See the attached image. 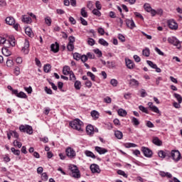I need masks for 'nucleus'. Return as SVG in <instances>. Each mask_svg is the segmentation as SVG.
Wrapping results in <instances>:
<instances>
[{
  "instance_id": "nucleus-30",
  "label": "nucleus",
  "mask_w": 182,
  "mask_h": 182,
  "mask_svg": "<svg viewBox=\"0 0 182 182\" xmlns=\"http://www.w3.org/2000/svg\"><path fill=\"white\" fill-rule=\"evenodd\" d=\"M74 86L77 90H80V87H82V83L80 81L77 80L75 82Z\"/></svg>"
},
{
  "instance_id": "nucleus-20",
  "label": "nucleus",
  "mask_w": 182,
  "mask_h": 182,
  "mask_svg": "<svg viewBox=\"0 0 182 182\" xmlns=\"http://www.w3.org/2000/svg\"><path fill=\"white\" fill-rule=\"evenodd\" d=\"M2 53L4 56H11V51L8 50V46H5L2 48Z\"/></svg>"
},
{
  "instance_id": "nucleus-59",
  "label": "nucleus",
  "mask_w": 182,
  "mask_h": 182,
  "mask_svg": "<svg viewBox=\"0 0 182 182\" xmlns=\"http://www.w3.org/2000/svg\"><path fill=\"white\" fill-rule=\"evenodd\" d=\"M118 39H119V41H121V42H126V38L124 37V36H123L121 33H119L118 35Z\"/></svg>"
},
{
  "instance_id": "nucleus-51",
  "label": "nucleus",
  "mask_w": 182,
  "mask_h": 182,
  "mask_svg": "<svg viewBox=\"0 0 182 182\" xmlns=\"http://www.w3.org/2000/svg\"><path fill=\"white\" fill-rule=\"evenodd\" d=\"M117 174H119V176H122L123 177H125V178H127V174H126V173L124 171L118 170Z\"/></svg>"
},
{
  "instance_id": "nucleus-58",
  "label": "nucleus",
  "mask_w": 182,
  "mask_h": 182,
  "mask_svg": "<svg viewBox=\"0 0 182 182\" xmlns=\"http://www.w3.org/2000/svg\"><path fill=\"white\" fill-rule=\"evenodd\" d=\"M87 43L88 45H90V46H93V45H95V39L92 38H89L87 41Z\"/></svg>"
},
{
  "instance_id": "nucleus-64",
  "label": "nucleus",
  "mask_w": 182,
  "mask_h": 182,
  "mask_svg": "<svg viewBox=\"0 0 182 182\" xmlns=\"http://www.w3.org/2000/svg\"><path fill=\"white\" fill-rule=\"evenodd\" d=\"M146 126L147 127H149L150 129L154 127V124L153 123H151V122H150V121H147Z\"/></svg>"
},
{
  "instance_id": "nucleus-13",
  "label": "nucleus",
  "mask_w": 182,
  "mask_h": 182,
  "mask_svg": "<svg viewBox=\"0 0 182 182\" xmlns=\"http://www.w3.org/2000/svg\"><path fill=\"white\" fill-rule=\"evenodd\" d=\"M87 134L92 136L95 133V128L91 125H87L86 127Z\"/></svg>"
},
{
  "instance_id": "nucleus-32",
  "label": "nucleus",
  "mask_w": 182,
  "mask_h": 182,
  "mask_svg": "<svg viewBox=\"0 0 182 182\" xmlns=\"http://www.w3.org/2000/svg\"><path fill=\"white\" fill-rule=\"evenodd\" d=\"M17 97H20L21 99H27L28 95H26V94L25 92L21 91V92H18Z\"/></svg>"
},
{
  "instance_id": "nucleus-57",
  "label": "nucleus",
  "mask_w": 182,
  "mask_h": 182,
  "mask_svg": "<svg viewBox=\"0 0 182 182\" xmlns=\"http://www.w3.org/2000/svg\"><path fill=\"white\" fill-rule=\"evenodd\" d=\"M73 58L75 60H80L81 55L77 53H75L73 54Z\"/></svg>"
},
{
  "instance_id": "nucleus-17",
  "label": "nucleus",
  "mask_w": 182,
  "mask_h": 182,
  "mask_svg": "<svg viewBox=\"0 0 182 182\" xmlns=\"http://www.w3.org/2000/svg\"><path fill=\"white\" fill-rule=\"evenodd\" d=\"M70 72H72V70H70V67L68 66V65H65L63 68V75H65V76H68V75H69L70 73Z\"/></svg>"
},
{
  "instance_id": "nucleus-61",
  "label": "nucleus",
  "mask_w": 182,
  "mask_h": 182,
  "mask_svg": "<svg viewBox=\"0 0 182 182\" xmlns=\"http://www.w3.org/2000/svg\"><path fill=\"white\" fill-rule=\"evenodd\" d=\"M171 157V152L170 151H165V159H170Z\"/></svg>"
},
{
  "instance_id": "nucleus-45",
  "label": "nucleus",
  "mask_w": 182,
  "mask_h": 182,
  "mask_svg": "<svg viewBox=\"0 0 182 182\" xmlns=\"http://www.w3.org/2000/svg\"><path fill=\"white\" fill-rule=\"evenodd\" d=\"M11 151L16 156H19V154H21V151H19L18 149H15V148L14 147L11 149Z\"/></svg>"
},
{
  "instance_id": "nucleus-40",
  "label": "nucleus",
  "mask_w": 182,
  "mask_h": 182,
  "mask_svg": "<svg viewBox=\"0 0 182 182\" xmlns=\"http://www.w3.org/2000/svg\"><path fill=\"white\" fill-rule=\"evenodd\" d=\"M93 15H95L96 16H102V13H100L99 9H94L92 10Z\"/></svg>"
},
{
  "instance_id": "nucleus-10",
  "label": "nucleus",
  "mask_w": 182,
  "mask_h": 182,
  "mask_svg": "<svg viewBox=\"0 0 182 182\" xmlns=\"http://www.w3.org/2000/svg\"><path fill=\"white\" fill-rule=\"evenodd\" d=\"M21 51L24 55H28V53H29V41L28 40H25L24 46L22 48Z\"/></svg>"
},
{
  "instance_id": "nucleus-5",
  "label": "nucleus",
  "mask_w": 182,
  "mask_h": 182,
  "mask_svg": "<svg viewBox=\"0 0 182 182\" xmlns=\"http://www.w3.org/2000/svg\"><path fill=\"white\" fill-rule=\"evenodd\" d=\"M168 26L170 28V29H172L173 31H176V29H178V25L177 23L175 22L173 19L168 20L167 21Z\"/></svg>"
},
{
  "instance_id": "nucleus-7",
  "label": "nucleus",
  "mask_w": 182,
  "mask_h": 182,
  "mask_svg": "<svg viewBox=\"0 0 182 182\" xmlns=\"http://www.w3.org/2000/svg\"><path fill=\"white\" fill-rule=\"evenodd\" d=\"M90 168L92 171V173H97L100 174L101 170H100V167L99 166V165L96 164H92L90 165Z\"/></svg>"
},
{
  "instance_id": "nucleus-55",
  "label": "nucleus",
  "mask_w": 182,
  "mask_h": 182,
  "mask_svg": "<svg viewBox=\"0 0 182 182\" xmlns=\"http://www.w3.org/2000/svg\"><path fill=\"white\" fill-rule=\"evenodd\" d=\"M81 15L83 18H87V12H86L85 8L81 9Z\"/></svg>"
},
{
  "instance_id": "nucleus-44",
  "label": "nucleus",
  "mask_w": 182,
  "mask_h": 182,
  "mask_svg": "<svg viewBox=\"0 0 182 182\" xmlns=\"http://www.w3.org/2000/svg\"><path fill=\"white\" fill-rule=\"evenodd\" d=\"M72 176L74 177V178H80V171L72 173Z\"/></svg>"
},
{
  "instance_id": "nucleus-4",
  "label": "nucleus",
  "mask_w": 182,
  "mask_h": 182,
  "mask_svg": "<svg viewBox=\"0 0 182 182\" xmlns=\"http://www.w3.org/2000/svg\"><path fill=\"white\" fill-rule=\"evenodd\" d=\"M171 159H173V161L176 162L179 161L180 159H181V154H180V151L177 150H173L171 151Z\"/></svg>"
},
{
  "instance_id": "nucleus-56",
  "label": "nucleus",
  "mask_w": 182,
  "mask_h": 182,
  "mask_svg": "<svg viewBox=\"0 0 182 182\" xmlns=\"http://www.w3.org/2000/svg\"><path fill=\"white\" fill-rule=\"evenodd\" d=\"M10 134H11L13 137H16V139H18L19 137V134L16 131H10Z\"/></svg>"
},
{
  "instance_id": "nucleus-14",
  "label": "nucleus",
  "mask_w": 182,
  "mask_h": 182,
  "mask_svg": "<svg viewBox=\"0 0 182 182\" xmlns=\"http://www.w3.org/2000/svg\"><path fill=\"white\" fill-rule=\"evenodd\" d=\"M95 149L97 153H99V154H105V153H107V149L100 146H95Z\"/></svg>"
},
{
  "instance_id": "nucleus-23",
  "label": "nucleus",
  "mask_w": 182,
  "mask_h": 182,
  "mask_svg": "<svg viewBox=\"0 0 182 182\" xmlns=\"http://www.w3.org/2000/svg\"><path fill=\"white\" fill-rule=\"evenodd\" d=\"M129 85L130 86H136L138 87L139 83V81L134 78H132L129 80Z\"/></svg>"
},
{
  "instance_id": "nucleus-19",
  "label": "nucleus",
  "mask_w": 182,
  "mask_h": 182,
  "mask_svg": "<svg viewBox=\"0 0 182 182\" xmlns=\"http://www.w3.org/2000/svg\"><path fill=\"white\" fill-rule=\"evenodd\" d=\"M25 33L29 36V38H33V32L32 31V28L30 27H26L25 29Z\"/></svg>"
},
{
  "instance_id": "nucleus-34",
  "label": "nucleus",
  "mask_w": 182,
  "mask_h": 182,
  "mask_svg": "<svg viewBox=\"0 0 182 182\" xmlns=\"http://www.w3.org/2000/svg\"><path fill=\"white\" fill-rule=\"evenodd\" d=\"M139 109L141 110V112H143V113H146V114H149V109H147V108L144 107L143 105H139Z\"/></svg>"
},
{
  "instance_id": "nucleus-31",
  "label": "nucleus",
  "mask_w": 182,
  "mask_h": 182,
  "mask_svg": "<svg viewBox=\"0 0 182 182\" xmlns=\"http://www.w3.org/2000/svg\"><path fill=\"white\" fill-rule=\"evenodd\" d=\"M107 67L109 69H113V68H116V65L114 64V62L112 61H107Z\"/></svg>"
},
{
  "instance_id": "nucleus-42",
  "label": "nucleus",
  "mask_w": 182,
  "mask_h": 182,
  "mask_svg": "<svg viewBox=\"0 0 182 182\" xmlns=\"http://www.w3.org/2000/svg\"><path fill=\"white\" fill-rule=\"evenodd\" d=\"M67 49L69 50V52H72L73 51V49H75V46L73 43H68Z\"/></svg>"
},
{
  "instance_id": "nucleus-47",
  "label": "nucleus",
  "mask_w": 182,
  "mask_h": 182,
  "mask_svg": "<svg viewBox=\"0 0 182 182\" xmlns=\"http://www.w3.org/2000/svg\"><path fill=\"white\" fill-rule=\"evenodd\" d=\"M70 169L71 170L72 173H76L79 171V168H77V166L73 165L72 166L70 167Z\"/></svg>"
},
{
  "instance_id": "nucleus-48",
  "label": "nucleus",
  "mask_w": 182,
  "mask_h": 182,
  "mask_svg": "<svg viewBox=\"0 0 182 182\" xmlns=\"http://www.w3.org/2000/svg\"><path fill=\"white\" fill-rule=\"evenodd\" d=\"M146 63L149 65V66L152 68V69H154L155 68H157V65L153 63V61L146 60Z\"/></svg>"
},
{
  "instance_id": "nucleus-41",
  "label": "nucleus",
  "mask_w": 182,
  "mask_h": 182,
  "mask_svg": "<svg viewBox=\"0 0 182 182\" xmlns=\"http://www.w3.org/2000/svg\"><path fill=\"white\" fill-rule=\"evenodd\" d=\"M124 146L127 149H130V147H137V145L136 144H133V143H126V144H124Z\"/></svg>"
},
{
  "instance_id": "nucleus-8",
  "label": "nucleus",
  "mask_w": 182,
  "mask_h": 182,
  "mask_svg": "<svg viewBox=\"0 0 182 182\" xmlns=\"http://www.w3.org/2000/svg\"><path fill=\"white\" fill-rule=\"evenodd\" d=\"M65 153L70 159H73V157L76 156V152H75V150L70 147L66 149Z\"/></svg>"
},
{
  "instance_id": "nucleus-3",
  "label": "nucleus",
  "mask_w": 182,
  "mask_h": 182,
  "mask_svg": "<svg viewBox=\"0 0 182 182\" xmlns=\"http://www.w3.org/2000/svg\"><path fill=\"white\" fill-rule=\"evenodd\" d=\"M19 129L21 132H23V133H27L28 134H33V133L32 127L29 125H21Z\"/></svg>"
},
{
  "instance_id": "nucleus-63",
  "label": "nucleus",
  "mask_w": 182,
  "mask_h": 182,
  "mask_svg": "<svg viewBox=\"0 0 182 182\" xmlns=\"http://www.w3.org/2000/svg\"><path fill=\"white\" fill-rule=\"evenodd\" d=\"M87 55H81L80 60H82V62H83L85 63V62H87Z\"/></svg>"
},
{
  "instance_id": "nucleus-52",
  "label": "nucleus",
  "mask_w": 182,
  "mask_h": 182,
  "mask_svg": "<svg viewBox=\"0 0 182 182\" xmlns=\"http://www.w3.org/2000/svg\"><path fill=\"white\" fill-rule=\"evenodd\" d=\"M6 66L7 68H12L14 66V61L12 60H7Z\"/></svg>"
},
{
  "instance_id": "nucleus-38",
  "label": "nucleus",
  "mask_w": 182,
  "mask_h": 182,
  "mask_svg": "<svg viewBox=\"0 0 182 182\" xmlns=\"http://www.w3.org/2000/svg\"><path fill=\"white\" fill-rule=\"evenodd\" d=\"M158 156H159V157H160L161 159H166V151H162V150L159 151L158 152Z\"/></svg>"
},
{
  "instance_id": "nucleus-33",
  "label": "nucleus",
  "mask_w": 182,
  "mask_h": 182,
  "mask_svg": "<svg viewBox=\"0 0 182 182\" xmlns=\"http://www.w3.org/2000/svg\"><path fill=\"white\" fill-rule=\"evenodd\" d=\"M132 123H133L134 126H139V124H140V122H139V119H137V118L134 117L132 118Z\"/></svg>"
},
{
  "instance_id": "nucleus-22",
  "label": "nucleus",
  "mask_w": 182,
  "mask_h": 182,
  "mask_svg": "<svg viewBox=\"0 0 182 182\" xmlns=\"http://www.w3.org/2000/svg\"><path fill=\"white\" fill-rule=\"evenodd\" d=\"M118 114L122 117H126L127 116V112L123 109H118Z\"/></svg>"
},
{
  "instance_id": "nucleus-24",
  "label": "nucleus",
  "mask_w": 182,
  "mask_h": 182,
  "mask_svg": "<svg viewBox=\"0 0 182 182\" xmlns=\"http://www.w3.org/2000/svg\"><path fill=\"white\" fill-rule=\"evenodd\" d=\"M22 22H25L26 23H31V22H32V18L29 16H23Z\"/></svg>"
},
{
  "instance_id": "nucleus-39",
  "label": "nucleus",
  "mask_w": 182,
  "mask_h": 182,
  "mask_svg": "<svg viewBox=\"0 0 182 182\" xmlns=\"http://www.w3.org/2000/svg\"><path fill=\"white\" fill-rule=\"evenodd\" d=\"M174 97L176 98V100L179 102V103H182V97L181 95H180L179 94L177 93H174L173 94Z\"/></svg>"
},
{
  "instance_id": "nucleus-50",
  "label": "nucleus",
  "mask_w": 182,
  "mask_h": 182,
  "mask_svg": "<svg viewBox=\"0 0 182 182\" xmlns=\"http://www.w3.org/2000/svg\"><path fill=\"white\" fill-rule=\"evenodd\" d=\"M14 144L16 147H18V149H21V147H22V143L18 141V140H15L14 141Z\"/></svg>"
},
{
  "instance_id": "nucleus-53",
  "label": "nucleus",
  "mask_w": 182,
  "mask_h": 182,
  "mask_svg": "<svg viewBox=\"0 0 182 182\" xmlns=\"http://www.w3.org/2000/svg\"><path fill=\"white\" fill-rule=\"evenodd\" d=\"M94 52H95V53H96V55H98V58H102V51H100V50H99V48L95 49Z\"/></svg>"
},
{
  "instance_id": "nucleus-9",
  "label": "nucleus",
  "mask_w": 182,
  "mask_h": 182,
  "mask_svg": "<svg viewBox=\"0 0 182 182\" xmlns=\"http://www.w3.org/2000/svg\"><path fill=\"white\" fill-rule=\"evenodd\" d=\"M148 106L151 112L157 113L158 114H161V113L160 112V109H159V108L156 105H154L153 102H148Z\"/></svg>"
},
{
  "instance_id": "nucleus-18",
  "label": "nucleus",
  "mask_w": 182,
  "mask_h": 182,
  "mask_svg": "<svg viewBox=\"0 0 182 182\" xmlns=\"http://www.w3.org/2000/svg\"><path fill=\"white\" fill-rule=\"evenodd\" d=\"M152 142L154 143V144H156V146H161V144H163L161 140H160V139H159V137L157 136H154L153 138Z\"/></svg>"
},
{
  "instance_id": "nucleus-21",
  "label": "nucleus",
  "mask_w": 182,
  "mask_h": 182,
  "mask_svg": "<svg viewBox=\"0 0 182 182\" xmlns=\"http://www.w3.org/2000/svg\"><path fill=\"white\" fill-rule=\"evenodd\" d=\"M85 156H87V157H90L91 159H96V156L95 155V154H93V152L86 150L85 151Z\"/></svg>"
},
{
  "instance_id": "nucleus-6",
  "label": "nucleus",
  "mask_w": 182,
  "mask_h": 182,
  "mask_svg": "<svg viewBox=\"0 0 182 182\" xmlns=\"http://www.w3.org/2000/svg\"><path fill=\"white\" fill-rule=\"evenodd\" d=\"M141 151L144 153L145 157H151L153 156V151L147 147L142 146Z\"/></svg>"
},
{
  "instance_id": "nucleus-62",
  "label": "nucleus",
  "mask_w": 182,
  "mask_h": 182,
  "mask_svg": "<svg viewBox=\"0 0 182 182\" xmlns=\"http://www.w3.org/2000/svg\"><path fill=\"white\" fill-rule=\"evenodd\" d=\"M68 41H69V43H75V38L73 36H70L69 38H68Z\"/></svg>"
},
{
  "instance_id": "nucleus-15",
  "label": "nucleus",
  "mask_w": 182,
  "mask_h": 182,
  "mask_svg": "<svg viewBox=\"0 0 182 182\" xmlns=\"http://www.w3.org/2000/svg\"><path fill=\"white\" fill-rule=\"evenodd\" d=\"M125 63H126V66L128 68V69H134V63H133V61H132V60L126 59Z\"/></svg>"
},
{
  "instance_id": "nucleus-28",
  "label": "nucleus",
  "mask_w": 182,
  "mask_h": 182,
  "mask_svg": "<svg viewBox=\"0 0 182 182\" xmlns=\"http://www.w3.org/2000/svg\"><path fill=\"white\" fill-rule=\"evenodd\" d=\"M91 116L95 120H96L97 119H99V112L96 110H93L91 112Z\"/></svg>"
},
{
  "instance_id": "nucleus-36",
  "label": "nucleus",
  "mask_w": 182,
  "mask_h": 182,
  "mask_svg": "<svg viewBox=\"0 0 182 182\" xmlns=\"http://www.w3.org/2000/svg\"><path fill=\"white\" fill-rule=\"evenodd\" d=\"M6 43L11 46H15V38L11 37V40L6 41Z\"/></svg>"
},
{
  "instance_id": "nucleus-37",
  "label": "nucleus",
  "mask_w": 182,
  "mask_h": 182,
  "mask_svg": "<svg viewBox=\"0 0 182 182\" xmlns=\"http://www.w3.org/2000/svg\"><path fill=\"white\" fill-rule=\"evenodd\" d=\"M110 85H112V86H113L114 87H117V85H119V82L116 79H112L110 80Z\"/></svg>"
},
{
  "instance_id": "nucleus-11",
  "label": "nucleus",
  "mask_w": 182,
  "mask_h": 182,
  "mask_svg": "<svg viewBox=\"0 0 182 182\" xmlns=\"http://www.w3.org/2000/svg\"><path fill=\"white\" fill-rule=\"evenodd\" d=\"M127 26L129 28V29H134L136 28V24L133 20L127 19L126 20Z\"/></svg>"
},
{
  "instance_id": "nucleus-54",
  "label": "nucleus",
  "mask_w": 182,
  "mask_h": 182,
  "mask_svg": "<svg viewBox=\"0 0 182 182\" xmlns=\"http://www.w3.org/2000/svg\"><path fill=\"white\" fill-rule=\"evenodd\" d=\"M21 73V68H19V67H16L14 68V74L16 75V76H19Z\"/></svg>"
},
{
  "instance_id": "nucleus-12",
  "label": "nucleus",
  "mask_w": 182,
  "mask_h": 182,
  "mask_svg": "<svg viewBox=\"0 0 182 182\" xmlns=\"http://www.w3.org/2000/svg\"><path fill=\"white\" fill-rule=\"evenodd\" d=\"M50 49L54 53H58L59 52V43L55 42V44H51Z\"/></svg>"
},
{
  "instance_id": "nucleus-60",
  "label": "nucleus",
  "mask_w": 182,
  "mask_h": 182,
  "mask_svg": "<svg viewBox=\"0 0 182 182\" xmlns=\"http://www.w3.org/2000/svg\"><path fill=\"white\" fill-rule=\"evenodd\" d=\"M41 178L43 181H47L48 178V174L46 173H43L41 175Z\"/></svg>"
},
{
  "instance_id": "nucleus-46",
  "label": "nucleus",
  "mask_w": 182,
  "mask_h": 182,
  "mask_svg": "<svg viewBox=\"0 0 182 182\" xmlns=\"http://www.w3.org/2000/svg\"><path fill=\"white\" fill-rule=\"evenodd\" d=\"M144 8L145 11H146V12H150V11H151V9H152L151 6L149 4H145L144 5Z\"/></svg>"
},
{
  "instance_id": "nucleus-29",
  "label": "nucleus",
  "mask_w": 182,
  "mask_h": 182,
  "mask_svg": "<svg viewBox=\"0 0 182 182\" xmlns=\"http://www.w3.org/2000/svg\"><path fill=\"white\" fill-rule=\"evenodd\" d=\"M98 43H100V45H102V46H109V43H107V41L103 38H100L98 41Z\"/></svg>"
},
{
  "instance_id": "nucleus-35",
  "label": "nucleus",
  "mask_w": 182,
  "mask_h": 182,
  "mask_svg": "<svg viewBox=\"0 0 182 182\" xmlns=\"http://www.w3.org/2000/svg\"><path fill=\"white\" fill-rule=\"evenodd\" d=\"M68 75H70V80L72 82H75L76 80V75H75L73 71L70 72Z\"/></svg>"
},
{
  "instance_id": "nucleus-2",
  "label": "nucleus",
  "mask_w": 182,
  "mask_h": 182,
  "mask_svg": "<svg viewBox=\"0 0 182 182\" xmlns=\"http://www.w3.org/2000/svg\"><path fill=\"white\" fill-rule=\"evenodd\" d=\"M168 43L173 45V46H176L178 49H180V48H181V43L176 37L168 38Z\"/></svg>"
},
{
  "instance_id": "nucleus-16",
  "label": "nucleus",
  "mask_w": 182,
  "mask_h": 182,
  "mask_svg": "<svg viewBox=\"0 0 182 182\" xmlns=\"http://www.w3.org/2000/svg\"><path fill=\"white\" fill-rule=\"evenodd\" d=\"M6 23L10 26L15 25V18L12 16H9L6 18Z\"/></svg>"
},
{
  "instance_id": "nucleus-49",
  "label": "nucleus",
  "mask_w": 182,
  "mask_h": 182,
  "mask_svg": "<svg viewBox=\"0 0 182 182\" xmlns=\"http://www.w3.org/2000/svg\"><path fill=\"white\" fill-rule=\"evenodd\" d=\"M87 76H89L93 82H95L96 79V76L94 75V74L92 73V72H87Z\"/></svg>"
},
{
  "instance_id": "nucleus-1",
  "label": "nucleus",
  "mask_w": 182,
  "mask_h": 182,
  "mask_svg": "<svg viewBox=\"0 0 182 182\" xmlns=\"http://www.w3.org/2000/svg\"><path fill=\"white\" fill-rule=\"evenodd\" d=\"M70 126L74 130H77L78 132H82V126H83V122L79 119H75L70 122Z\"/></svg>"
},
{
  "instance_id": "nucleus-27",
  "label": "nucleus",
  "mask_w": 182,
  "mask_h": 182,
  "mask_svg": "<svg viewBox=\"0 0 182 182\" xmlns=\"http://www.w3.org/2000/svg\"><path fill=\"white\" fill-rule=\"evenodd\" d=\"M142 55L146 58H149V56H150V49H149V48L144 49L142 50Z\"/></svg>"
},
{
  "instance_id": "nucleus-25",
  "label": "nucleus",
  "mask_w": 182,
  "mask_h": 182,
  "mask_svg": "<svg viewBox=\"0 0 182 182\" xmlns=\"http://www.w3.org/2000/svg\"><path fill=\"white\" fill-rule=\"evenodd\" d=\"M50 69H52V65H50V64H46L43 67V70L46 73H49Z\"/></svg>"
},
{
  "instance_id": "nucleus-43",
  "label": "nucleus",
  "mask_w": 182,
  "mask_h": 182,
  "mask_svg": "<svg viewBox=\"0 0 182 182\" xmlns=\"http://www.w3.org/2000/svg\"><path fill=\"white\" fill-rule=\"evenodd\" d=\"M45 22L48 26H50L52 25V18L48 16L45 18Z\"/></svg>"
},
{
  "instance_id": "nucleus-26",
  "label": "nucleus",
  "mask_w": 182,
  "mask_h": 182,
  "mask_svg": "<svg viewBox=\"0 0 182 182\" xmlns=\"http://www.w3.org/2000/svg\"><path fill=\"white\" fill-rule=\"evenodd\" d=\"M114 136L117 137V139H119V140L123 139V132L120 131H116L114 132Z\"/></svg>"
}]
</instances>
